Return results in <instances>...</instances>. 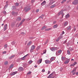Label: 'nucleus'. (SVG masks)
Listing matches in <instances>:
<instances>
[{
    "label": "nucleus",
    "mask_w": 78,
    "mask_h": 78,
    "mask_svg": "<svg viewBox=\"0 0 78 78\" xmlns=\"http://www.w3.org/2000/svg\"><path fill=\"white\" fill-rule=\"evenodd\" d=\"M69 50L71 51H72L73 50V48H69Z\"/></svg>",
    "instance_id": "obj_36"
},
{
    "label": "nucleus",
    "mask_w": 78,
    "mask_h": 78,
    "mask_svg": "<svg viewBox=\"0 0 78 78\" xmlns=\"http://www.w3.org/2000/svg\"><path fill=\"white\" fill-rule=\"evenodd\" d=\"M47 27L44 26L41 29V30H44V29H46V28H47Z\"/></svg>",
    "instance_id": "obj_28"
},
{
    "label": "nucleus",
    "mask_w": 78,
    "mask_h": 78,
    "mask_svg": "<svg viewBox=\"0 0 78 78\" xmlns=\"http://www.w3.org/2000/svg\"><path fill=\"white\" fill-rule=\"evenodd\" d=\"M33 61H29V63L30 64H31L32 62H33Z\"/></svg>",
    "instance_id": "obj_38"
},
{
    "label": "nucleus",
    "mask_w": 78,
    "mask_h": 78,
    "mask_svg": "<svg viewBox=\"0 0 78 78\" xmlns=\"http://www.w3.org/2000/svg\"><path fill=\"white\" fill-rule=\"evenodd\" d=\"M55 57H52L51 58V59H50V61L51 62L55 60Z\"/></svg>",
    "instance_id": "obj_9"
},
{
    "label": "nucleus",
    "mask_w": 78,
    "mask_h": 78,
    "mask_svg": "<svg viewBox=\"0 0 78 78\" xmlns=\"http://www.w3.org/2000/svg\"><path fill=\"white\" fill-rule=\"evenodd\" d=\"M73 60H74V59H72L71 60V61H73Z\"/></svg>",
    "instance_id": "obj_61"
},
{
    "label": "nucleus",
    "mask_w": 78,
    "mask_h": 78,
    "mask_svg": "<svg viewBox=\"0 0 78 78\" xmlns=\"http://www.w3.org/2000/svg\"><path fill=\"white\" fill-rule=\"evenodd\" d=\"M43 0H41V1H42Z\"/></svg>",
    "instance_id": "obj_63"
},
{
    "label": "nucleus",
    "mask_w": 78,
    "mask_h": 78,
    "mask_svg": "<svg viewBox=\"0 0 78 78\" xmlns=\"http://www.w3.org/2000/svg\"><path fill=\"white\" fill-rule=\"evenodd\" d=\"M13 65H10V68H12L13 67Z\"/></svg>",
    "instance_id": "obj_40"
},
{
    "label": "nucleus",
    "mask_w": 78,
    "mask_h": 78,
    "mask_svg": "<svg viewBox=\"0 0 78 78\" xmlns=\"http://www.w3.org/2000/svg\"><path fill=\"white\" fill-rule=\"evenodd\" d=\"M76 70L74 69L71 71V73H72L73 75H74L76 73Z\"/></svg>",
    "instance_id": "obj_5"
},
{
    "label": "nucleus",
    "mask_w": 78,
    "mask_h": 78,
    "mask_svg": "<svg viewBox=\"0 0 78 78\" xmlns=\"http://www.w3.org/2000/svg\"><path fill=\"white\" fill-rule=\"evenodd\" d=\"M31 72H29L28 73H27V75L30 74H31Z\"/></svg>",
    "instance_id": "obj_47"
},
{
    "label": "nucleus",
    "mask_w": 78,
    "mask_h": 78,
    "mask_svg": "<svg viewBox=\"0 0 78 78\" xmlns=\"http://www.w3.org/2000/svg\"><path fill=\"white\" fill-rule=\"evenodd\" d=\"M31 2L33 3L34 2V0H31Z\"/></svg>",
    "instance_id": "obj_50"
},
{
    "label": "nucleus",
    "mask_w": 78,
    "mask_h": 78,
    "mask_svg": "<svg viewBox=\"0 0 78 78\" xmlns=\"http://www.w3.org/2000/svg\"><path fill=\"white\" fill-rule=\"evenodd\" d=\"M65 57H62V61H64L65 59Z\"/></svg>",
    "instance_id": "obj_35"
},
{
    "label": "nucleus",
    "mask_w": 78,
    "mask_h": 78,
    "mask_svg": "<svg viewBox=\"0 0 78 78\" xmlns=\"http://www.w3.org/2000/svg\"><path fill=\"white\" fill-rule=\"evenodd\" d=\"M34 67L35 68H37V66H35Z\"/></svg>",
    "instance_id": "obj_57"
},
{
    "label": "nucleus",
    "mask_w": 78,
    "mask_h": 78,
    "mask_svg": "<svg viewBox=\"0 0 78 78\" xmlns=\"http://www.w3.org/2000/svg\"><path fill=\"white\" fill-rule=\"evenodd\" d=\"M53 73L50 74V75L48 77V78H52Z\"/></svg>",
    "instance_id": "obj_19"
},
{
    "label": "nucleus",
    "mask_w": 78,
    "mask_h": 78,
    "mask_svg": "<svg viewBox=\"0 0 78 78\" xmlns=\"http://www.w3.org/2000/svg\"><path fill=\"white\" fill-rule=\"evenodd\" d=\"M60 14H62V17H61V18H62L64 16V14H63V10L61 11L60 12H59L58 13V16H59L60 15Z\"/></svg>",
    "instance_id": "obj_2"
},
{
    "label": "nucleus",
    "mask_w": 78,
    "mask_h": 78,
    "mask_svg": "<svg viewBox=\"0 0 78 78\" xmlns=\"http://www.w3.org/2000/svg\"><path fill=\"white\" fill-rule=\"evenodd\" d=\"M77 8L78 9V5L77 6Z\"/></svg>",
    "instance_id": "obj_64"
},
{
    "label": "nucleus",
    "mask_w": 78,
    "mask_h": 78,
    "mask_svg": "<svg viewBox=\"0 0 78 78\" xmlns=\"http://www.w3.org/2000/svg\"><path fill=\"white\" fill-rule=\"evenodd\" d=\"M71 29V26H69V27H67V30H70Z\"/></svg>",
    "instance_id": "obj_26"
},
{
    "label": "nucleus",
    "mask_w": 78,
    "mask_h": 78,
    "mask_svg": "<svg viewBox=\"0 0 78 78\" xmlns=\"http://www.w3.org/2000/svg\"><path fill=\"white\" fill-rule=\"evenodd\" d=\"M4 47L5 48H6L7 47V45H5Z\"/></svg>",
    "instance_id": "obj_45"
},
{
    "label": "nucleus",
    "mask_w": 78,
    "mask_h": 78,
    "mask_svg": "<svg viewBox=\"0 0 78 78\" xmlns=\"http://www.w3.org/2000/svg\"><path fill=\"white\" fill-rule=\"evenodd\" d=\"M32 44L31 41H29V42L27 44V45L28 46Z\"/></svg>",
    "instance_id": "obj_22"
},
{
    "label": "nucleus",
    "mask_w": 78,
    "mask_h": 78,
    "mask_svg": "<svg viewBox=\"0 0 78 78\" xmlns=\"http://www.w3.org/2000/svg\"><path fill=\"white\" fill-rule=\"evenodd\" d=\"M58 27V24H56L53 27V28H54V29H55V28H57Z\"/></svg>",
    "instance_id": "obj_17"
},
{
    "label": "nucleus",
    "mask_w": 78,
    "mask_h": 78,
    "mask_svg": "<svg viewBox=\"0 0 78 78\" xmlns=\"http://www.w3.org/2000/svg\"><path fill=\"white\" fill-rule=\"evenodd\" d=\"M67 54L69 55H70L71 53L70 52V51H69V50H68V51H67Z\"/></svg>",
    "instance_id": "obj_24"
},
{
    "label": "nucleus",
    "mask_w": 78,
    "mask_h": 78,
    "mask_svg": "<svg viewBox=\"0 0 78 78\" xmlns=\"http://www.w3.org/2000/svg\"><path fill=\"white\" fill-rule=\"evenodd\" d=\"M15 5L16 6L19 5V3H16Z\"/></svg>",
    "instance_id": "obj_42"
},
{
    "label": "nucleus",
    "mask_w": 78,
    "mask_h": 78,
    "mask_svg": "<svg viewBox=\"0 0 78 78\" xmlns=\"http://www.w3.org/2000/svg\"><path fill=\"white\" fill-rule=\"evenodd\" d=\"M31 8H29L28 7H25L24 8V10L25 11V12H27V11H30V10Z\"/></svg>",
    "instance_id": "obj_1"
},
{
    "label": "nucleus",
    "mask_w": 78,
    "mask_h": 78,
    "mask_svg": "<svg viewBox=\"0 0 78 78\" xmlns=\"http://www.w3.org/2000/svg\"><path fill=\"white\" fill-rule=\"evenodd\" d=\"M21 34H23V35H25L26 34L25 33H24V32H22L21 33Z\"/></svg>",
    "instance_id": "obj_48"
},
{
    "label": "nucleus",
    "mask_w": 78,
    "mask_h": 78,
    "mask_svg": "<svg viewBox=\"0 0 78 78\" xmlns=\"http://www.w3.org/2000/svg\"><path fill=\"white\" fill-rule=\"evenodd\" d=\"M62 50H60L58 51H57L56 53V55H60L62 53Z\"/></svg>",
    "instance_id": "obj_3"
},
{
    "label": "nucleus",
    "mask_w": 78,
    "mask_h": 78,
    "mask_svg": "<svg viewBox=\"0 0 78 78\" xmlns=\"http://www.w3.org/2000/svg\"><path fill=\"white\" fill-rule=\"evenodd\" d=\"M23 69V68L22 67H20L19 68V70H22Z\"/></svg>",
    "instance_id": "obj_33"
},
{
    "label": "nucleus",
    "mask_w": 78,
    "mask_h": 78,
    "mask_svg": "<svg viewBox=\"0 0 78 78\" xmlns=\"http://www.w3.org/2000/svg\"><path fill=\"white\" fill-rule=\"evenodd\" d=\"M39 11V9H37L36 11V12H38Z\"/></svg>",
    "instance_id": "obj_43"
},
{
    "label": "nucleus",
    "mask_w": 78,
    "mask_h": 78,
    "mask_svg": "<svg viewBox=\"0 0 78 78\" xmlns=\"http://www.w3.org/2000/svg\"><path fill=\"white\" fill-rule=\"evenodd\" d=\"M69 17V14H67V15H66V16H65V18L66 19L68 18Z\"/></svg>",
    "instance_id": "obj_21"
},
{
    "label": "nucleus",
    "mask_w": 78,
    "mask_h": 78,
    "mask_svg": "<svg viewBox=\"0 0 78 78\" xmlns=\"http://www.w3.org/2000/svg\"><path fill=\"white\" fill-rule=\"evenodd\" d=\"M68 24V21L65 22L64 23H63V26L64 27L66 26Z\"/></svg>",
    "instance_id": "obj_8"
},
{
    "label": "nucleus",
    "mask_w": 78,
    "mask_h": 78,
    "mask_svg": "<svg viewBox=\"0 0 78 78\" xmlns=\"http://www.w3.org/2000/svg\"><path fill=\"white\" fill-rule=\"evenodd\" d=\"M66 0H62V1L61 2V3L62 4L64 3V2H66Z\"/></svg>",
    "instance_id": "obj_32"
},
{
    "label": "nucleus",
    "mask_w": 78,
    "mask_h": 78,
    "mask_svg": "<svg viewBox=\"0 0 78 78\" xmlns=\"http://www.w3.org/2000/svg\"><path fill=\"white\" fill-rule=\"evenodd\" d=\"M55 5H51V6L50 7L51 8H54L55 7Z\"/></svg>",
    "instance_id": "obj_27"
},
{
    "label": "nucleus",
    "mask_w": 78,
    "mask_h": 78,
    "mask_svg": "<svg viewBox=\"0 0 78 78\" xmlns=\"http://www.w3.org/2000/svg\"><path fill=\"white\" fill-rule=\"evenodd\" d=\"M41 16H44V15H43V14H42V15H41Z\"/></svg>",
    "instance_id": "obj_60"
},
{
    "label": "nucleus",
    "mask_w": 78,
    "mask_h": 78,
    "mask_svg": "<svg viewBox=\"0 0 78 78\" xmlns=\"http://www.w3.org/2000/svg\"><path fill=\"white\" fill-rule=\"evenodd\" d=\"M66 42V41H65V42H64V43H63V44H65Z\"/></svg>",
    "instance_id": "obj_56"
},
{
    "label": "nucleus",
    "mask_w": 78,
    "mask_h": 78,
    "mask_svg": "<svg viewBox=\"0 0 78 78\" xmlns=\"http://www.w3.org/2000/svg\"><path fill=\"white\" fill-rule=\"evenodd\" d=\"M35 46H34V45H32V46H31V49L30 50V52H32V51L34 50V49H35Z\"/></svg>",
    "instance_id": "obj_6"
},
{
    "label": "nucleus",
    "mask_w": 78,
    "mask_h": 78,
    "mask_svg": "<svg viewBox=\"0 0 78 78\" xmlns=\"http://www.w3.org/2000/svg\"><path fill=\"white\" fill-rule=\"evenodd\" d=\"M45 4H46V2L44 1L41 4V5H42V6H43L45 5Z\"/></svg>",
    "instance_id": "obj_16"
},
{
    "label": "nucleus",
    "mask_w": 78,
    "mask_h": 78,
    "mask_svg": "<svg viewBox=\"0 0 78 78\" xmlns=\"http://www.w3.org/2000/svg\"><path fill=\"white\" fill-rule=\"evenodd\" d=\"M25 55V56H24V57H23V58H21V59L22 60H24L25 58V57L27 56V55Z\"/></svg>",
    "instance_id": "obj_23"
},
{
    "label": "nucleus",
    "mask_w": 78,
    "mask_h": 78,
    "mask_svg": "<svg viewBox=\"0 0 78 78\" xmlns=\"http://www.w3.org/2000/svg\"><path fill=\"white\" fill-rule=\"evenodd\" d=\"M40 46H38V47H37V50H39V49H40Z\"/></svg>",
    "instance_id": "obj_37"
},
{
    "label": "nucleus",
    "mask_w": 78,
    "mask_h": 78,
    "mask_svg": "<svg viewBox=\"0 0 78 78\" xmlns=\"http://www.w3.org/2000/svg\"><path fill=\"white\" fill-rule=\"evenodd\" d=\"M42 61V58L40 59L39 60V61H38L37 63H38V64H40L41 62Z\"/></svg>",
    "instance_id": "obj_14"
},
{
    "label": "nucleus",
    "mask_w": 78,
    "mask_h": 78,
    "mask_svg": "<svg viewBox=\"0 0 78 78\" xmlns=\"http://www.w3.org/2000/svg\"><path fill=\"white\" fill-rule=\"evenodd\" d=\"M39 18H41V19H43V17L42 16H40L39 17Z\"/></svg>",
    "instance_id": "obj_44"
},
{
    "label": "nucleus",
    "mask_w": 78,
    "mask_h": 78,
    "mask_svg": "<svg viewBox=\"0 0 78 78\" xmlns=\"http://www.w3.org/2000/svg\"><path fill=\"white\" fill-rule=\"evenodd\" d=\"M61 37H59L58 38H57V40H56V41L57 42H58L61 39Z\"/></svg>",
    "instance_id": "obj_25"
},
{
    "label": "nucleus",
    "mask_w": 78,
    "mask_h": 78,
    "mask_svg": "<svg viewBox=\"0 0 78 78\" xmlns=\"http://www.w3.org/2000/svg\"><path fill=\"white\" fill-rule=\"evenodd\" d=\"M72 3L74 5L77 4H78V0H75L72 2Z\"/></svg>",
    "instance_id": "obj_4"
},
{
    "label": "nucleus",
    "mask_w": 78,
    "mask_h": 78,
    "mask_svg": "<svg viewBox=\"0 0 78 78\" xmlns=\"http://www.w3.org/2000/svg\"><path fill=\"white\" fill-rule=\"evenodd\" d=\"M57 21H55L53 22V24H55L56 23Z\"/></svg>",
    "instance_id": "obj_39"
},
{
    "label": "nucleus",
    "mask_w": 78,
    "mask_h": 78,
    "mask_svg": "<svg viewBox=\"0 0 78 78\" xmlns=\"http://www.w3.org/2000/svg\"><path fill=\"white\" fill-rule=\"evenodd\" d=\"M51 29V28H47L45 30V31H48Z\"/></svg>",
    "instance_id": "obj_20"
},
{
    "label": "nucleus",
    "mask_w": 78,
    "mask_h": 78,
    "mask_svg": "<svg viewBox=\"0 0 78 78\" xmlns=\"http://www.w3.org/2000/svg\"><path fill=\"white\" fill-rule=\"evenodd\" d=\"M77 64V62H74L73 64H72L70 65L71 66H73Z\"/></svg>",
    "instance_id": "obj_18"
},
{
    "label": "nucleus",
    "mask_w": 78,
    "mask_h": 78,
    "mask_svg": "<svg viewBox=\"0 0 78 78\" xmlns=\"http://www.w3.org/2000/svg\"><path fill=\"white\" fill-rule=\"evenodd\" d=\"M6 51H4V52H3V54H6Z\"/></svg>",
    "instance_id": "obj_49"
},
{
    "label": "nucleus",
    "mask_w": 78,
    "mask_h": 78,
    "mask_svg": "<svg viewBox=\"0 0 78 78\" xmlns=\"http://www.w3.org/2000/svg\"><path fill=\"white\" fill-rule=\"evenodd\" d=\"M58 48H52L51 49V50L52 51H54L55 50H57Z\"/></svg>",
    "instance_id": "obj_10"
},
{
    "label": "nucleus",
    "mask_w": 78,
    "mask_h": 78,
    "mask_svg": "<svg viewBox=\"0 0 78 78\" xmlns=\"http://www.w3.org/2000/svg\"><path fill=\"white\" fill-rule=\"evenodd\" d=\"M45 62L46 64H50L51 63V62H50V61H49L48 60H46L45 61Z\"/></svg>",
    "instance_id": "obj_7"
},
{
    "label": "nucleus",
    "mask_w": 78,
    "mask_h": 78,
    "mask_svg": "<svg viewBox=\"0 0 78 78\" xmlns=\"http://www.w3.org/2000/svg\"><path fill=\"white\" fill-rule=\"evenodd\" d=\"M16 73H17V72H13V73H11L10 75H11V76H13V75H14L15 74H16Z\"/></svg>",
    "instance_id": "obj_12"
},
{
    "label": "nucleus",
    "mask_w": 78,
    "mask_h": 78,
    "mask_svg": "<svg viewBox=\"0 0 78 78\" xmlns=\"http://www.w3.org/2000/svg\"><path fill=\"white\" fill-rule=\"evenodd\" d=\"M21 20V18L20 17H18L16 19V21H20Z\"/></svg>",
    "instance_id": "obj_13"
},
{
    "label": "nucleus",
    "mask_w": 78,
    "mask_h": 78,
    "mask_svg": "<svg viewBox=\"0 0 78 78\" xmlns=\"http://www.w3.org/2000/svg\"><path fill=\"white\" fill-rule=\"evenodd\" d=\"M76 75H78V72L76 73Z\"/></svg>",
    "instance_id": "obj_53"
},
{
    "label": "nucleus",
    "mask_w": 78,
    "mask_h": 78,
    "mask_svg": "<svg viewBox=\"0 0 78 78\" xmlns=\"http://www.w3.org/2000/svg\"><path fill=\"white\" fill-rule=\"evenodd\" d=\"M25 19H23V20H22V22H24V21H25Z\"/></svg>",
    "instance_id": "obj_46"
},
{
    "label": "nucleus",
    "mask_w": 78,
    "mask_h": 78,
    "mask_svg": "<svg viewBox=\"0 0 78 78\" xmlns=\"http://www.w3.org/2000/svg\"><path fill=\"white\" fill-rule=\"evenodd\" d=\"M12 7H13V8H14V7H15V6H13Z\"/></svg>",
    "instance_id": "obj_62"
},
{
    "label": "nucleus",
    "mask_w": 78,
    "mask_h": 78,
    "mask_svg": "<svg viewBox=\"0 0 78 78\" xmlns=\"http://www.w3.org/2000/svg\"><path fill=\"white\" fill-rule=\"evenodd\" d=\"M16 14V16H17V15L18 14V13H15L14 12H12V14Z\"/></svg>",
    "instance_id": "obj_30"
},
{
    "label": "nucleus",
    "mask_w": 78,
    "mask_h": 78,
    "mask_svg": "<svg viewBox=\"0 0 78 78\" xmlns=\"http://www.w3.org/2000/svg\"><path fill=\"white\" fill-rule=\"evenodd\" d=\"M4 25V23L2 24V26H3Z\"/></svg>",
    "instance_id": "obj_59"
},
{
    "label": "nucleus",
    "mask_w": 78,
    "mask_h": 78,
    "mask_svg": "<svg viewBox=\"0 0 78 78\" xmlns=\"http://www.w3.org/2000/svg\"><path fill=\"white\" fill-rule=\"evenodd\" d=\"M7 24H5L4 26V30L5 31L6 30L7 28Z\"/></svg>",
    "instance_id": "obj_11"
},
{
    "label": "nucleus",
    "mask_w": 78,
    "mask_h": 78,
    "mask_svg": "<svg viewBox=\"0 0 78 78\" xmlns=\"http://www.w3.org/2000/svg\"><path fill=\"white\" fill-rule=\"evenodd\" d=\"M4 13L5 14H6V11H5L4 12Z\"/></svg>",
    "instance_id": "obj_58"
},
{
    "label": "nucleus",
    "mask_w": 78,
    "mask_h": 78,
    "mask_svg": "<svg viewBox=\"0 0 78 78\" xmlns=\"http://www.w3.org/2000/svg\"><path fill=\"white\" fill-rule=\"evenodd\" d=\"M15 57V55H13L12 56H11L10 57V58H10V59H11L12 58L14 57Z\"/></svg>",
    "instance_id": "obj_29"
},
{
    "label": "nucleus",
    "mask_w": 78,
    "mask_h": 78,
    "mask_svg": "<svg viewBox=\"0 0 78 78\" xmlns=\"http://www.w3.org/2000/svg\"><path fill=\"white\" fill-rule=\"evenodd\" d=\"M8 64V62L7 61H6L5 62V65H7Z\"/></svg>",
    "instance_id": "obj_31"
},
{
    "label": "nucleus",
    "mask_w": 78,
    "mask_h": 78,
    "mask_svg": "<svg viewBox=\"0 0 78 78\" xmlns=\"http://www.w3.org/2000/svg\"><path fill=\"white\" fill-rule=\"evenodd\" d=\"M42 72H45V70L42 69Z\"/></svg>",
    "instance_id": "obj_51"
},
{
    "label": "nucleus",
    "mask_w": 78,
    "mask_h": 78,
    "mask_svg": "<svg viewBox=\"0 0 78 78\" xmlns=\"http://www.w3.org/2000/svg\"><path fill=\"white\" fill-rule=\"evenodd\" d=\"M69 61H70L69 59H67V60H66V61H65V62H64V63H65V64L68 63H69Z\"/></svg>",
    "instance_id": "obj_15"
},
{
    "label": "nucleus",
    "mask_w": 78,
    "mask_h": 78,
    "mask_svg": "<svg viewBox=\"0 0 78 78\" xmlns=\"http://www.w3.org/2000/svg\"><path fill=\"white\" fill-rule=\"evenodd\" d=\"M22 22H21V23L19 24L18 25V27H20V26H21L22 25Z\"/></svg>",
    "instance_id": "obj_34"
},
{
    "label": "nucleus",
    "mask_w": 78,
    "mask_h": 78,
    "mask_svg": "<svg viewBox=\"0 0 78 78\" xmlns=\"http://www.w3.org/2000/svg\"><path fill=\"white\" fill-rule=\"evenodd\" d=\"M46 52V50H44L43 51L44 54H45Z\"/></svg>",
    "instance_id": "obj_41"
},
{
    "label": "nucleus",
    "mask_w": 78,
    "mask_h": 78,
    "mask_svg": "<svg viewBox=\"0 0 78 78\" xmlns=\"http://www.w3.org/2000/svg\"><path fill=\"white\" fill-rule=\"evenodd\" d=\"M64 33H65L64 32V31H63L62 32V34H64Z\"/></svg>",
    "instance_id": "obj_55"
},
{
    "label": "nucleus",
    "mask_w": 78,
    "mask_h": 78,
    "mask_svg": "<svg viewBox=\"0 0 78 78\" xmlns=\"http://www.w3.org/2000/svg\"><path fill=\"white\" fill-rule=\"evenodd\" d=\"M76 30V28L75 27H74V31H75Z\"/></svg>",
    "instance_id": "obj_54"
},
{
    "label": "nucleus",
    "mask_w": 78,
    "mask_h": 78,
    "mask_svg": "<svg viewBox=\"0 0 78 78\" xmlns=\"http://www.w3.org/2000/svg\"><path fill=\"white\" fill-rule=\"evenodd\" d=\"M50 73V71H49L48 72V74H49Z\"/></svg>",
    "instance_id": "obj_52"
}]
</instances>
